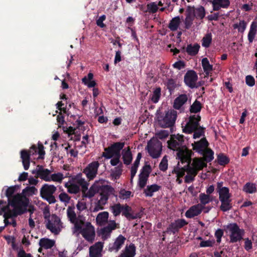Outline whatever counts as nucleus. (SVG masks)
I'll use <instances>...</instances> for the list:
<instances>
[{"label":"nucleus","mask_w":257,"mask_h":257,"mask_svg":"<svg viewBox=\"0 0 257 257\" xmlns=\"http://www.w3.org/2000/svg\"><path fill=\"white\" fill-rule=\"evenodd\" d=\"M183 166H181L178 162L177 166L174 168L173 173L177 174L178 177H182L187 173L185 177V182L189 183L194 180L198 171L206 167L205 162H181Z\"/></svg>","instance_id":"obj_1"},{"label":"nucleus","mask_w":257,"mask_h":257,"mask_svg":"<svg viewBox=\"0 0 257 257\" xmlns=\"http://www.w3.org/2000/svg\"><path fill=\"white\" fill-rule=\"evenodd\" d=\"M29 199L23 194H17L9 198V201L7 205L3 206L6 203L3 200H0V215H2L7 209L10 210L17 215H21L27 210L28 205Z\"/></svg>","instance_id":"obj_2"},{"label":"nucleus","mask_w":257,"mask_h":257,"mask_svg":"<svg viewBox=\"0 0 257 257\" xmlns=\"http://www.w3.org/2000/svg\"><path fill=\"white\" fill-rule=\"evenodd\" d=\"M43 214L46 228L53 234H58L62 228V223L60 218L55 214L50 215L48 208L44 209Z\"/></svg>","instance_id":"obj_3"},{"label":"nucleus","mask_w":257,"mask_h":257,"mask_svg":"<svg viewBox=\"0 0 257 257\" xmlns=\"http://www.w3.org/2000/svg\"><path fill=\"white\" fill-rule=\"evenodd\" d=\"M45 155L44 147L40 142L37 146L33 145L29 151L23 150L21 152V158L23 161L44 159Z\"/></svg>","instance_id":"obj_4"},{"label":"nucleus","mask_w":257,"mask_h":257,"mask_svg":"<svg viewBox=\"0 0 257 257\" xmlns=\"http://www.w3.org/2000/svg\"><path fill=\"white\" fill-rule=\"evenodd\" d=\"M200 117L198 114H194L190 117L189 122L186 124L183 129L184 133L191 134L194 132L193 139H196L204 135L203 128L199 127V121Z\"/></svg>","instance_id":"obj_5"},{"label":"nucleus","mask_w":257,"mask_h":257,"mask_svg":"<svg viewBox=\"0 0 257 257\" xmlns=\"http://www.w3.org/2000/svg\"><path fill=\"white\" fill-rule=\"evenodd\" d=\"M124 146V143L117 142L105 149L103 156L106 159H112L111 161H119L120 151Z\"/></svg>","instance_id":"obj_6"},{"label":"nucleus","mask_w":257,"mask_h":257,"mask_svg":"<svg viewBox=\"0 0 257 257\" xmlns=\"http://www.w3.org/2000/svg\"><path fill=\"white\" fill-rule=\"evenodd\" d=\"M76 182L81 187L83 197L91 198L99 190V187L97 185L93 184L87 191L88 183L81 177H78L76 179Z\"/></svg>","instance_id":"obj_7"},{"label":"nucleus","mask_w":257,"mask_h":257,"mask_svg":"<svg viewBox=\"0 0 257 257\" xmlns=\"http://www.w3.org/2000/svg\"><path fill=\"white\" fill-rule=\"evenodd\" d=\"M110 209L115 216L119 215L122 212V214L129 220L136 218V216L131 213L132 208L127 204H115L111 206Z\"/></svg>","instance_id":"obj_8"},{"label":"nucleus","mask_w":257,"mask_h":257,"mask_svg":"<svg viewBox=\"0 0 257 257\" xmlns=\"http://www.w3.org/2000/svg\"><path fill=\"white\" fill-rule=\"evenodd\" d=\"M177 117V112L171 109L167 111L162 116H159L158 119L159 124L163 127L172 126L175 123Z\"/></svg>","instance_id":"obj_9"},{"label":"nucleus","mask_w":257,"mask_h":257,"mask_svg":"<svg viewBox=\"0 0 257 257\" xmlns=\"http://www.w3.org/2000/svg\"><path fill=\"white\" fill-rule=\"evenodd\" d=\"M162 144L157 139L153 138L148 143L147 150L149 154L154 159L157 158L161 154L162 150Z\"/></svg>","instance_id":"obj_10"},{"label":"nucleus","mask_w":257,"mask_h":257,"mask_svg":"<svg viewBox=\"0 0 257 257\" xmlns=\"http://www.w3.org/2000/svg\"><path fill=\"white\" fill-rule=\"evenodd\" d=\"M184 136L182 135L177 134L172 135L170 140L168 141L169 149L177 152L184 147Z\"/></svg>","instance_id":"obj_11"},{"label":"nucleus","mask_w":257,"mask_h":257,"mask_svg":"<svg viewBox=\"0 0 257 257\" xmlns=\"http://www.w3.org/2000/svg\"><path fill=\"white\" fill-rule=\"evenodd\" d=\"M228 228L230 233V241L235 242L240 240L242 238L243 231L239 229L238 226L235 224H230Z\"/></svg>","instance_id":"obj_12"},{"label":"nucleus","mask_w":257,"mask_h":257,"mask_svg":"<svg viewBox=\"0 0 257 257\" xmlns=\"http://www.w3.org/2000/svg\"><path fill=\"white\" fill-rule=\"evenodd\" d=\"M87 241L92 242L95 237L94 228L89 222H86L85 227L79 232Z\"/></svg>","instance_id":"obj_13"},{"label":"nucleus","mask_w":257,"mask_h":257,"mask_svg":"<svg viewBox=\"0 0 257 257\" xmlns=\"http://www.w3.org/2000/svg\"><path fill=\"white\" fill-rule=\"evenodd\" d=\"M197 79V75L196 73L193 70L188 71L184 77V81L185 83L191 88L196 87Z\"/></svg>","instance_id":"obj_14"},{"label":"nucleus","mask_w":257,"mask_h":257,"mask_svg":"<svg viewBox=\"0 0 257 257\" xmlns=\"http://www.w3.org/2000/svg\"><path fill=\"white\" fill-rule=\"evenodd\" d=\"M99 166L98 162H92L84 170V173L88 178L92 179L97 174V169Z\"/></svg>","instance_id":"obj_15"},{"label":"nucleus","mask_w":257,"mask_h":257,"mask_svg":"<svg viewBox=\"0 0 257 257\" xmlns=\"http://www.w3.org/2000/svg\"><path fill=\"white\" fill-rule=\"evenodd\" d=\"M188 11L192 13V14L197 19H203L206 15V11L205 8L201 6H199L197 7H187Z\"/></svg>","instance_id":"obj_16"},{"label":"nucleus","mask_w":257,"mask_h":257,"mask_svg":"<svg viewBox=\"0 0 257 257\" xmlns=\"http://www.w3.org/2000/svg\"><path fill=\"white\" fill-rule=\"evenodd\" d=\"M187 224V222L184 219H177L174 222L171 223L167 228V230L164 231L163 233H165L166 232H172L174 233L177 231L179 228L183 227Z\"/></svg>","instance_id":"obj_17"},{"label":"nucleus","mask_w":257,"mask_h":257,"mask_svg":"<svg viewBox=\"0 0 257 257\" xmlns=\"http://www.w3.org/2000/svg\"><path fill=\"white\" fill-rule=\"evenodd\" d=\"M192 154L191 151L183 147L177 153V158L181 161H191Z\"/></svg>","instance_id":"obj_18"},{"label":"nucleus","mask_w":257,"mask_h":257,"mask_svg":"<svg viewBox=\"0 0 257 257\" xmlns=\"http://www.w3.org/2000/svg\"><path fill=\"white\" fill-rule=\"evenodd\" d=\"M203 207L198 204L191 207L185 213V216L187 218H193L200 214L202 211Z\"/></svg>","instance_id":"obj_19"},{"label":"nucleus","mask_w":257,"mask_h":257,"mask_svg":"<svg viewBox=\"0 0 257 257\" xmlns=\"http://www.w3.org/2000/svg\"><path fill=\"white\" fill-rule=\"evenodd\" d=\"M102 247L103 244L100 242H97L91 246L89 248L90 257H100L101 255Z\"/></svg>","instance_id":"obj_20"},{"label":"nucleus","mask_w":257,"mask_h":257,"mask_svg":"<svg viewBox=\"0 0 257 257\" xmlns=\"http://www.w3.org/2000/svg\"><path fill=\"white\" fill-rule=\"evenodd\" d=\"M230 4L229 0H213L212 2L214 11H219L221 9H227Z\"/></svg>","instance_id":"obj_21"},{"label":"nucleus","mask_w":257,"mask_h":257,"mask_svg":"<svg viewBox=\"0 0 257 257\" xmlns=\"http://www.w3.org/2000/svg\"><path fill=\"white\" fill-rule=\"evenodd\" d=\"M78 177L80 176L79 175L77 176L73 182H68L65 183V186L67 188L68 192L69 193L76 194L80 192V185L76 182V179Z\"/></svg>","instance_id":"obj_22"},{"label":"nucleus","mask_w":257,"mask_h":257,"mask_svg":"<svg viewBox=\"0 0 257 257\" xmlns=\"http://www.w3.org/2000/svg\"><path fill=\"white\" fill-rule=\"evenodd\" d=\"M85 219L82 216L78 215L77 218L72 223L74 224L73 232H79L83 228V227H85Z\"/></svg>","instance_id":"obj_23"},{"label":"nucleus","mask_w":257,"mask_h":257,"mask_svg":"<svg viewBox=\"0 0 257 257\" xmlns=\"http://www.w3.org/2000/svg\"><path fill=\"white\" fill-rule=\"evenodd\" d=\"M126 238L122 235H119L115 239L113 244L109 248L110 251L117 252L123 244Z\"/></svg>","instance_id":"obj_24"},{"label":"nucleus","mask_w":257,"mask_h":257,"mask_svg":"<svg viewBox=\"0 0 257 257\" xmlns=\"http://www.w3.org/2000/svg\"><path fill=\"white\" fill-rule=\"evenodd\" d=\"M208 142L204 138L202 139L200 141L195 142L192 144L194 150L200 153L207 149Z\"/></svg>","instance_id":"obj_25"},{"label":"nucleus","mask_w":257,"mask_h":257,"mask_svg":"<svg viewBox=\"0 0 257 257\" xmlns=\"http://www.w3.org/2000/svg\"><path fill=\"white\" fill-rule=\"evenodd\" d=\"M56 190V187L52 185L45 184L41 189L42 197L53 195Z\"/></svg>","instance_id":"obj_26"},{"label":"nucleus","mask_w":257,"mask_h":257,"mask_svg":"<svg viewBox=\"0 0 257 257\" xmlns=\"http://www.w3.org/2000/svg\"><path fill=\"white\" fill-rule=\"evenodd\" d=\"M112 166H116L114 169H111V175L116 179L121 174L122 164L121 162H110Z\"/></svg>","instance_id":"obj_27"},{"label":"nucleus","mask_w":257,"mask_h":257,"mask_svg":"<svg viewBox=\"0 0 257 257\" xmlns=\"http://www.w3.org/2000/svg\"><path fill=\"white\" fill-rule=\"evenodd\" d=\"M136 254V247L133 243L126 246L124 251L118 257H134Z\"/></svg>","instance_id":"obj_28"},{"label":"nucleus","mask_w":257,"mask_h":257,"mask_svg":"<svg viewBox=\"0 0 257 257\" xmlns=\"http://www.w3.org/2000/svg\"><path fill=\"white\" fill-rule=\"evenodd\" d=\"M100 195L101 198H106L108 200V197L110 194H113L114 189L112 187L109 185H104L100 188Z\"/></svg>","instance_id":"obj_29"},{"label":"nucleus","mask_w":257,"mask_h":257,"mask_svg":"<svg viewBox=\"0 0 257 257\" xmlns=\"http://www.w3.org/2000/svg\"><path fill=\"white\" fill-rule=\"evenodd\" d=\"M116 223L114 220H110L108 224L101 229V233L103 235L108 236L113 230L116 227Z\"/></svg>","instance_id":"obj_30"},{"label":"nucleus","mask_w":257,"mask_h":257,"mask_svg":"<svg viewBox=\"0 0 257 257\" xmlns=\"http://www.w3.org/2000/svg\"><path fill=\"white\" fill-rule=\"evenodd\" d=\"M109 214L106 211L99 213L96 218V221L99 225H104L107 221Z\"/></svg>","instance_id":"obj_31"},{"label":"nucleus","mask_w":257,"mask_h":257,"mask_svg":"<svg viewBox=\"0 0 257 257\" xmlns=\"http://www.w3.org/2000/svg\"><path fill=\"white\" fill-rule=\"evenodd\" d=\"M188 99L186 94H181L177 97L174 102V107L176 109H180L181 107L187 101Z\"/></svg>","instance_id":"obj_32"},{"label":"nucleus","mask_w":257,"mask_h":257,"mask_svg":"<svg viewBox=\"0 0 257 257\" xmlns=\"http://www.w3.org/2000/svg\"><path fill=\"white\" fill-rule=\"evenodd\" d=\"M199 199L200 201V203L198 204L201 205V206L203 207V208L204 205H206L207 204H208L209 202L212 201L213 197L209 195L202 193L199 194Z\"/></svg>","instance_id":"obj_33"},{"label":"nucleus","mask_w":257,"mask_h":257,"mask_svg":"<svg viewBox=\"0 0 257 257\" xmlns=\"http://www.w3.org/2000/svg\"><path fill=\"white\" fill-rule=\"evenodd\" d=\"M161 188V186L157 184H153L148 185L144 190V193L146 196L151 197L153 195V193L159 191Z\"/></svg>","instance_id":"obj_34"},{"label":"nucleus","mask_w":257,"mask_h":257,"mask_svg":"<svg viewBox=\"0 0 257 257\" xmlns=\"http://www.w3.org/2000/svg\"><path fill=\"white\" fill-rule=\"evenodd\" d=\"M200 154L203 155L204 160L203 161H211L213 159V152L210 149H206ZM192 161H202V160L195 158Z\"/></svg>","instance_id":"obj_35"},{"label":"nucleus","mask_w":257,"mask_h":257,"mask_svg":"<svg viewBox=\"0 0 257 257\" xmlns=\"http://www.w3.org/2000/svg\"><path fill=\"white\" fill-rule=\"evenodd\" d=\"M257 31V22H252L251 24L247 38L249 42L252 43Z\"/></svg>","instance_id":"obj_36"},{"label":"nucleus","mask_w":257,"mask_h":257,"mask_svg":"<svg viewBox=\"0 0 257 257\" xmlns=\"http://www.w3.org/2000/svg\"><path fill=\"white\" fill-rule=\"evenodd\" d=\"M50 171L48 169H44L42 167H39L37 171V174L41 178L45 181H50Z\"/></svg>","instance_id":"obj_37"},{"label":"nucleus","mask_w":257,"mask_h":257,"mask_svg":"<svg viewBox=\"0 0 257 257\" xmlns=\"http://www.w3.org/2000/svg\"><path fill=\"white\" fill-rule=\"evenodd\" d=\"M55 244V241L48 238H43L40 240L39 245L41 247L45 249H49L52 247Z\"/></svg>","instance_id":"obj_38"},{"label":"nucleus","mask_w":257,"mask_h":257,"mask_svg":"<svg viewBox=\"0 0 257 257\" xmlns=\"http://www.w3.org/2000/svg\"><path fill=\"white\" fill-rule=\"evenodd\" d=\"M106 198H100L98 201L94 204L92 211L93 212H97L99 210H103V206L107 203Z\"/></svg>","instance_id":"obj_39"},{"label":"nucleus","mask_w":257,"mask_h":257,"mask_svg":"<svg viewBox=\"0 0 257 257\" xmlns=\"http://www.w3.org/2000/svg\"><path fill=\"white\" fill-rule=\"evenodd\" d=\"M199 48L200 46L198 44H190L186 48V52L188 54L194 56L197 54Z\"/></svg>","instance_id":"obj_40"},{"label":"nucleus","mask_w":257,"mask_h":257,"mask_svg":"<svg viewBox=\"0 0 257 257\" xmlns=\"http://www.w3.org/2000/svg\"><path fill=\"white\" fill-rule=\"evenodd\" d=\"M202 66L203 70L207 75L212 71L213 66L209 63V60L207 58H204L202 60Z\"/></svg>","instance_id":"obj_41"},{"label":"nucleus","mask_w":257,"mask_h":257,"mask_svg":"<svg viewBox=\"0 0 257 257\" xmlns=\"http://www.w3.org/2000/svg\"><path fill=\"white\" fill-rule=\"evenodd\" d=\"M186 13L187 14L185 19L184 24L185 25L186 28L189 29L192 25L195 17L192 13L188 11V8H187Z\"/></svg>","instance_id":"obj_42"},{"label":"nucleus","mask_w":257,"mask_h":257,"mask_svg":"<svg viewBox=\"0 0 257 257\" xmlns=\"http://www.w3.org/2000/svg\"><path fill=\"white\" fill-rule=\"evenodd\" d=\"M221 202V206L220 207V209L225 212L229 210L232 208L231 204V199H222L220 200Z\"/></svg>","instance_id":"obj_43"},{"label":"nucleus","mask_w":257,"mask_h":257,"mask_svg":"<svg viewBox=\"0 0 257 257\" xmlns=\"http://www.w3.org/2000/svg\"><path fill=\"white\" fill-rule=\"evenodd\" d=\"M181 23L179 17H176L172 19L169 24V28L172 31H176L178 29Z\"/></svg>","instance_id":"obj_44"},{"label":"nucleus","mask_w":257,"mask_h":257,"mask_svg":"<svg viewBox=\"0 0 257 257\" xmlns=\"http://www.w3.org/2000/svg\"><path fill=\"white\" fill-rule=\"evenodd\" d=\"M74 209V206H69L67 209V215L71 223L77 218Z\"/></svg>","instance_id":"obj_45"},{"label":"nucleus","mask_w":257,"mask_h":257,"mask_svg":"<svg viewBox=\"0 0 257 257\" xmlns=\"http://www.w3.org/2000/svg\"><path fill=\"white\" fill-rule=\"evenodd\" d=\"M161 89L160 87H157L154 89L153 94L151 97V100L155 103H157L161 97Z\"/></svg>","instance_id":"obj_46"},{"label":"nucleus","mask_w":257,"mask_h":257,"mask_svg":"<svg viewBox=\"0 0 257 257\" xmlns=\"http://www.w3.org/2000/svg\"><path fill=\"white\" fill-rule=\"evenodd\" d=\"M218 193L219 200L230 199L231 196L228 188H222Z\"/></svg>","instance_id":"obj_47"},{"label":"nucleus","mask_w":257,"mask_h":257,"mask_svg":"<svg viewBox=\"0 0 257 257\" xmlns=\"http://www.w3.org/2000/svg\"><path fill=\"white\" fill-rule=\"evenodd\" d=\"M122 156L123 161H132L133 159L132 154L129 147L122 150Z\"/></svg>","instance_id":"obj_48"},{"label":"nucleus","mask_w":257,"mask_h":257,"mask_svg":"<svg viewBox=\"0 0 257 257\" xmlns=\"http://www.w3.org/2000/svg\"><path fill=\"white\" fill-rule=\"evenodd\" d=\"M246 23L243 20L240 21L238 23H235L233 25L234 29H237L238 31L241 33H243L246 28Z\"/></svg>","instance_id":"obj_49"},{"label":"nucleus","mask_w":257,"mask_h":257,"mask_svg":"<svg viewBox=\"0 0 257 257\" xmlns=\"http://www.w3.org/2000/svg\"><path fill=\"white\" fill-rule=\"evenodd\" d=\"M4 217L5 218L4 222L5 223L6 225H8L9 224H10L9 223L8 219L9 218H12L13 217H16L18 216L16 213L13 212L11 211L10 209H7L4 212Z\"/></svg>","instance_id":"obj_50"},{"label":"nucleus","mask_w":257,"mask_h":257,"mask_svg":"<svg viewBox=\"0 0 257 257\" xmlns=\"http://www.w3.org/2000/svg\"><path fill=\"white\" fill-rule=\"evenodd\" d=\"M212 41V35L211 33L206 34L202 39V45L206 48L208 47Z\"/></svg>","instance_id":"obj_51"},{"label":"nucleus","mask_w":257,"mask_h":257,"mask_svg":"<svg viewBox=\"0 0 257 257\" xmlns=\"http://www.w3.org/2000/svg\"><path fill=\"white\" fill-rule=\"evenodd\" d=\"M243 190L248 193H253L256 192V187L254 184L247 183L243 187Z\"/></svg>","instance_id":"obj_52"},{"label":"nucleus","mask_w":257,"mask_h":257,"mask_svg":"<svg viewBox=\"0 0 257 257\" xmlns=\"http://www.w3.org/2000/svg\"><path fill=\"white\" fill-rule=\"evenodd\" d=\"M50 178V180L60 183L64 178V176L63 174L58 173L52 174Z\"/></svg>","instance_id":"obj_53"},{"label":"nucleus","mask_w":257,"mask_h":257,"mask_svg":"<svg viewBox=\"0 0 257 257\" xmlns=\"http://www.w3.org/2000/svg\"><path fill=\"white\" fill-rule=\"evenodd\" d=\"M201 103L199 101L196 100L191 106L190 111L191 112L197 113L201 109Z\"/></svg>","instance_id":"obj_54"},{"label":"nucleus","mask_w":257,"mask_h":257,"mask_svg":"<svg viewBox=\"0 0 257 257\" xmlns=\"http://www.w3.org/2000/svg\"><path fill=\"white\" fill-rule=\"evenodd\" d=\"M36 191L37 189L35 187H27V188L23 190V193L24 194V195H25V196L26 195L30 196L35 194Z\"/></svg>","instance_id":"obj_55"},{"label":"nucleus","mask_w":257,"mask_h":257,"mask_svg":"<svg viewBox=\"0 0 257 257\" xmlns=\"http://www.w3.org/2000/svg\"><path fill=\"white\" fill-rule=\"evenodd\" d=\"M158 10L157 4L155 2H152L147 5L148 12L150 13H155Z\"/></svg>","instance_id":"obj_56"},{"label":"nucleus","mask_w":257,"mask_h":257,"mask_svg":"<svg viewBox=\"0 0 257 257\" xmlns=\"http://www.w3.org/2000/svg\"><path fill=\"white\" fill-rule=\"evenodd\" d=\"M148 177L144 175H139V185L141 188H143L146 185Z\"/></svg>","instance_id":"obj_57"},{"label":"nucleus","mask_w":257,"mask_h":257,"mask_svg":"<svg viewBox=\"0 0 257 257\" xmlns=\"http://www.w3.org/2000/svg\"><path fill=\"white\" fill-rule=\"evenodd\" d=\"M140 162H135V163L134 165L131 168V182L132 183L133 182V179L135 176L138 167L139 166Z\"/></svg>","instance_id":"obj_58"},{"label":"nucleus","mask_w":257,"mask_h":257,"mask_svg":"<svg viewBox=\"0 0 257 257\" xmlns=\"http://www.w3.org/2000/svg\"><path fill=\"white\" fill-rule=\"evenodd\" d=\"M63 130L64 132L66 133L68 135L69 137H70L71 139H73V137L71 136L75 134L76 130L75 128L71 126L68 127L64 126L63 127Z\"/></svg>","instance_id":"obj_59"},{"label":"nucleus","mask_w":257,"mask_h":257,"mask_svg":"<svg viewBox=\"0 0 257 257\" xmlns=\"http://www.w3.org/2000/svg\"><path fill=\"white\" fill-rule=\"evenodd\" d=\"M132 192L130 191H126L124 189H121L119 191V197L122 199H127L129 198L131 195Z\"/></svg>","instance_id":"obj_60"},{"label":"nucleus","mask_w":257,"mask_h":257,"mask_svg":"<svg viewBox=\"0 0 257 257\" xmlns=\"http://www.w3.org/2000/svg\"><path fill=\"white\" fill-rule=\"evenodd\" d=\"M60 200L63 202L68 203L70 200V197L69 195L64 192L61 193L60 194L59 196Z\"/></svg>","instance_id":"obj_61"},{"label":"nucleus","mask_w":257,"mask_h":257,"mask_svg":"<svg viewBox=\"0 0 257 257\" xmlns=\"http://www.w3.org/2000/svg\"><path fill=\"white\" fill-rule=\"evenodd\" d=\"M151 171V169L150 165H146L143 167L142 172L140 175H144L149 177Z\"/></svg>","instance_id":"obj_62"},{"label":"nucleus","mask_w":257,"mask_h":257,"mask_svg":"<svg viewBox=\"0 0 257 257\" xmlns=\"http://www.w3.org/2000/svg\"><path fill=\"white\" fill-rule=\"evenodd\" d=\"M245 82L246 84L249 86H253L255 84V80L251 75H247L245 78Z\"/></svg>","instance_id":"obj_63"},{"label":"nucleus","mask_w":257,"mask_h":257,"mask_svg":"<svg viewBox=\"0 0 257 257\" xmlns=\"http://www.w3.org/2000/svg\"><path fill=\"white\" fill-rule=\"evenodd\" d=\"M15 191V188L14 187H9L6 192V195L8 198V202L9 201V198H12V195L14 194Z\"/></svg>","instance_id":"obj_64"}]
</instances>
